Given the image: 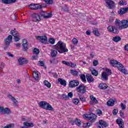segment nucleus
Wrapping results in <instances>:
<instances>
[{
	"label": "nucleus",
	"mask_w": 128,
	"mask_h": 128,
	"mask_svg": "<svg viewBox=\"0 0 128 128\" xmlns=\"http://www.w3.org/2000/svg\"><path fill=\"white\" fill-rule=\"evenodd\" d=\"M54 49L58 50L59 54H64V52H68V50L66 48V44L60 40L54 46Z\"/></svg>",
	"instance_id": "f257e3e1"
},
{
	"label": "nucleus",
	"mask_w": 128,
	"mask_h": 128,
	"mask_svg": "<svg viewBox=\"0 0 128 128\" xmlns=\"http://www.w3.org/2000/svg\"><path fill=\"white\" fill-rule=\"evenodd\" d=\"M115 24H118L119 30H126L128 28V20H120L119 19H116L115 20Z\"/></svg>",
	"instance_id": "f03ea898"
},
{
	"label": "nucleus",
	"mask_w": 128,
	"mask_h": 128,
	"mask_svg": "<svg viewBox=\"0 0 128 128\" xmlns=\"http://www.w3.org/2000/svg\"><path fill=\"white\" fill-rule=\"evenodd\" d=\"M39 106L40 108H44V110H51L54 111V108L52 107V105L45 101L40 102L39 103Z\"/></svg>",
	"instance_id": "7ed1b4c3"
},
{
	"label": "nucleus",
	"mask_w": 128,
	"mask_h": 128,
	"mask_svg": "<svg viewBox=\"0 0 128 128\" xmlns=\"http://www.w3.org/2000/svg\"><path fill=\"white\" fill-rule=\"evenodd\" d=\"M12 35H9L4 40V42L5 44V46H4V50H5L8 48L10 45V44H12Z\"/></svg>",
	"instance_id": "20e7f679"
},
{
	"label": "nucleus",
	"mask_w": 128,
	"mask_h": 128,
	"mask_svg": "<svg viewBox=\"0 0 128 128\" xmlns=\"http://www.w3.org/2000/svg\"><path fill=\"white\" fill-rule=\"evenodd\" d=\"M118 25H110L107 28L108 31L112 34H118Z\"/></svg>",
	"instance_id": "39448f33"
},
{
	"label": "nucleus",
	"mask_w": 128,
	"mask_h": 128,
	"mask_svg": "<svg viewBox=\"0 0 128 128\" xmlns=\"http://www.w3.org/2000/svg\"><path fill=\"white\" fill-rule=\"evenodd\" d=\"M83 118H84L89 120H91L92 122H94V120H96V115L94 114L90 113L88 114H84Z\"/></svg>",
	"instance_id": "423d86ee"
},
{
	"label": "nucleus",
	"mask_w": 128,
	"mask_h": 128,
	"mask_svg": "<svg viewBox=\"0 0 128 128\" xmlns=\"http://www.w3.org/2000/svg\"><path fill=\"white\" fill-rule=\"evenodd\" d=\"M112 74V72L109 69H106V72H104L102 74V78L105 80H108V76Z\"/></svg>",
	"instance_id": "0eeeda50"
},
{
	"label": "nucleus",
	"mask_w": 128,
	"mask_h": 128,
	"mask_svg": "<svg viewBox=\"0 0 128 128\" xmlns=\"http://www.w3.org/2000/svg\"><path fill=\"white\" fill-rule=\"evenodd\" d=\"M106 4V6L110 8V10H112L115 6L114 2L112 0H105Z\"/></svg>",
	"instance_id": "6e6552de"
},
{
	"label": "nucleus",
	"mask_w": 128,
	"mask_h": 128,
	"mask_svg": "<svg viewBox=\"0 0 128 128\" xmlns=\"http://www.w3.org/2000/svg\"><path fill=\"white\" fill-rule=\"evenodd\" d=\"M0 114L8 115L10 114H12V112L8 108H4L2 106H0Z\"/></svg>",
	"instance_id": "1a4fd4ad"
},
{
	"label": "nucleus",
	"mask_w": 128,
	"mask_h": 128,
	"mask_svg": "<svg viewBox=\"0 0 128 128\" xmlns=\"http://www.w3.org/2000/svg\"><path fill=\"white\" fill-rule=\"evenodd\" d=\"M36 39L40 40L42 44H48V37L46 36H36Z\"/></svg>",
	"instance_id": "9d476101"
},
{
	"label": "nucleus",
	"mask_w": 128,
	"mask_h": 128,
	"mask_svg": "<svg viewBox=\"0 0 128 128\" xmlns=\"http://www.w3.org/2000/svg\"><path fill=\"white\" fill-rule=\"evenodd\" d=\"M110 66H112L117 68H118V67L120 66V65H122V64L115 60H110Z\"/></svg>",
	"instance_id": "9b49d317"
},
{
	"label": "nucleus",
	"mask_w": 128,
	"mask_h": 128,
	"mask_svg": "<svg viewBox=\"0 0 128 128\" xmlns=\"http://www.w3.org/2000/svg\"><path fill=\"white\" fill-rule=\"evenodd\" d=\"M76 90L80 94H84L86 92V86L84 85H80L76 88Z\"/></svg>",
	"instance_id": "f8f14e48"
},
{
	"label": "nucleus",
	"mask_w": 128,
	"mask_h": 128,
	"mask_svg": "<svg viewBox=\"0 0 128 128\" xmlns=\"http://www.w3.org/2000/svg\"><path fill=\"white\" fill-rule=\"evenodd\" d=\"M80 84V82L78 80H73L69 82L70 88H76Z\"/></svg>",
	"instance_id": "ddd939ff"
},
{
	"label": "nucleus",
	"mask_w": 128,
	"mask_h": 128,
	"mask_svg": "<svg viewBox=\"0 0 128 128\" xmlns=\"http://www.w3.org/2000/svg\"><path fill=\"white\" fill-rule=\"evenodd\" d=\"M116 124L119 126L120 128H124V120L120 118H118L116 120Z\"/></svg>",
	"instance_id": "4468645a"
},
{
	"label": "nucleus",
	"mask_w": 128,
	"mask_h": 128,
	"mask_svg": "<svg viewBox=\"0 0 128 128\" xmlns=\"http://www.w3.org/2000/svg\"><path fill=\"white\" fill-rule=\"evenodd\" d=\"M22 48L24 52H26L28 50V40L26 39H23L22 41Z\"/></svg>",
	"instance_id": "2eb2a0df"
},
{
	"label": "nucleus",
	"mask_w": 128,
	"mask_h": 128,
	"mask_svg": "<svg viewBox=\"0 0 128 128\" xmlns=\"http://www.w3.org/2000/svg\"><path fill=\"white\" fill-rule=\"evenodd\" d=\"M104 126L106 128V126H108V124L106 122L102 120H100L99 125L98 126V128H104Z\"/></svg>",
	"instance_id": "dca6fc26"
},
{
	"label": "nucleus",
	"mask_w": 128,
	"mask_h": 128,
	"mask_svg": "<svg viewBox=\"0 0 128 128\" xmlns=\"http://www.w3.org/2000/svg\"><path fill=\"white\" fill-rule=\"evenodd\" d=\"M32 20L34 22H40L42 19L39 14H34L32 15Z\"/></svg>",
	"instance_id": "f3484780"
},
{
	"label": "nucleus",
	"mask_w": 128,
	"mask_h": 128,
	"mask_svg": "<svg viewBox=\"0 0 128 128\" xmlns=\"http://www.w3.org/2000/svg\"><path fill=\"white\" fill-rule=\"evenodd\" d=\"M33 54H36L35 56H33V60H38V55L40 54V50L34 48L33 50Z\"/></svg>",
	"instance_id": "a211bd4d"
},
{
	"label": "nucleus",
	"mask_w": 128,
	"mask_h": 128,
	"mask_svg": "<svg viewBox=\"0 0 128 128\" xmlns=\"http://www.w3.org/2000/svg\"><path fill=\"white\" fill-rule=\"evenodd\" d=\"M90 100H91L92 101L90 102V103L91 104H94L93 102L96 104H98V100H96V98L94 96V95H90Z\"/></svg>",
	"instance_id": "6ab92c4d"
},
{
	"label": "nucleus",
	"mask_w": 128,
	"mask_h": 128,
	"mask_svg": "<svg viewBox=\"0 0 128 128\" xmlns=\"http://www.w3.org/2000/svg\"><path fill=\"white\" fill-rule=\"evenodd\" d=\"M116 102V100L110 98L107 102V106H114Z\"/></svg>",
	"instance_id": "aec40b11"
},
{
	"label": "nucleus",
	"mask_w": 128,
	"mask_h": 128,
	"mask_svg": "<svg viewBox=\"0 0 128 128\" xmlns=\"http://www.w3.org/2000/svg\"><path fill=\"white\" fill-rule=\"evenodd\" d=\"M18 62L19 63V64H20V66H22V64H27L28 61L26 60V58L20 57L18 60Z\"/></svg>",
	"instance_id": "412c9836"
},
{
	"label": "nucleus",
	"mask_w": 128,
	"mask_h": 128,
	"mask_svg": "<svg viewBox=\"0 0 128 128\" xmlns=\"http://www.w3.org/2000/svg\"><path fill=\"white\" fill-rule=\"evenodd\" d=\"M118 70L124 74H128V71L126 70V68L124 67V66L121 64L120 66L118 67Z\"/></svg>",
	"instance_id": "4be33fe9"
},
{
	"label": "nucleus",
	"mask_w": 128,
	"mask_h": 128,
	"mask_svg": "<svg viewBox=\"0 0 128 128\" xmlns=\"http://www.w3.org/2000/svg\"><path fill=\"white\" fill-rule=\"evenodd\" d=\"M32 76L36 82H38V78H40V76H38V71L33 72Z\"/></svg>",
	"instance_id": "5701e85b"
},
{
	"label": "nucleus",
	"mask_w": 128,
	"mask_h": 128,
	"mask_svg": "<svg viewBox=\"0 0 128 128\" xmlns=\"http://www.w3.org/2000/svg\"><path fill=\"white\" fill-rule=\"evenodd\" d=\"M7 96L10 100H12V102H14V106L18 105V100H16V98H14V96H12L10 94L8 95Z\"/></svg>",
	"instance_id": "b1692460"
},
{
	"label": "nucleus",
	"mask_w": 128,
	"mask_h": 128,
	"mask_svg": "<svg viewBox=\"0 0 128 128\" xmlns=\"http://www.w3.org/2000/svg\"><path fill=\"white\" fill-rule=\"evenodd\" d=\"M86 78L88 82H92L94 80V78H92V75L90 74H87L86 75Z\"/></svg>",
	"instance_id": "393cba45"
},
{
	"label": "nucleus",
	"mask_w": 128,
	"mask_h": 128,
	"mask_svg": "<svg viewBox=\"0 0 128 128\" xmlns=\"http://www.w3.org/2000/svg\"><path fill=\"white\" fill-rule=\"evenodd\" d=\"M58 82H60V84L62 86H66V81L62 78H58Z\"/></svg>",
	"instance_id": "a878e982"
},
{
	"label": "nucleus",
	"mask_w": 128,
	"mask_h": 128,
	"mask_svg": "<svg viewBox=\"0 0 128 128\" xmlns=\"http://www.w3.org/2000/svg\"><path fill=\"white\" fill-rule=\"evenodd\" d=\"M24 126H22L20 128H30V126H32V123H30L28 122H24Z\"/></svg>",
	"instance_id": "bb28decb"
},
{
	"label": "nucleus",
	"mask_w": 128,
	"mask_h": 128,
	"mask_svg": "<svg viewBox=\"0 0 128 128\" xmlns=\"http://www.w3.org/2000/svg\"><path fill=\"white\" fill-rule=\"evenodd\" d=\"M42 8V6L39 4H33L32 10H40Z\"/></svg>",
	"instance_id": "cd10ccee"
},
{
	"label": "nucleus",
	"mask_w": 128,
	"mask_h": 128,
	"mask_svg": "<svg viewBox=\"0 0 128 128\" xmlns=\"http://www.w3.org/2000/svg\"><path fill=\"white\" fill-rule=\"evenodd\" d=\"M99 88L100 90H106V88H108V85L104 83L100 84L99 85Z\"/></svg>",
	"instance_id": "c85d7f7f"
},
{
	"label": "nucleus",
	"mask_w": 128,
	"mask_h": 128,
	"mask_svg": "<svg viewBox=\"0 0 128 128\" xmlns=\"http://www.w3.org/2000/svg\"><path fill=\"white\" fill-rule=\"evenodd\" d=\"M74 122L75 123V124H76V126H82V122L78 118H76L74 120Z\"/></svg>",
	"instance_id": "c756f323"
},
{
	"label": "nucleus",
	"mask_w": 128,
	"mask_h": 128,
	"mask_svg": "<svg viewBox=\"0 0 128 128\" xmlns=\"http://www.w3.org/2000/svg\"><path fill=\"white\" fill-rule=\"evenodd\" d=\"M44 86H46V88H50V87L52 86V84L46 80H45L44 82Z\"/></svg>",
	"instance_id": "7c9ffc66"
},
{
	"label": "nucleus",
	"mask_w": 128,
	"mask_h": 128,
	"mask_svg": "<svg viewBox=\"0 0 128 128\" xmlns=\"http://www.w3.org/2000/svg\"><path fill=\"white\" fill-rule=\"evenodd\" d=\"M122 40V38L118 36H116L113 38L112 40L115 42H120Z\"/></svg>",
	"instance_id": "2f4dec72"
},
{
	"label": "nucleus",
	"mask_w": 128,
	"mask_h": 128,
	"mask_svg": "<svg viewBox=\"0 0 128 128\" xmlns=\"http://www.w3.org/2000/svg\"><path fill=\"white\" fill-rule=\"evenodd\" d=\"M10 34H12L13 36H16L18 35V32H16V29H14V30H12L10 32Z\"/></svg>",
	"instance_id": "473e14b6"
},
{
	"label": "nucleus",
	"mask_w": 128,
	"mask_h": 128,
	"mask_svg": "<svg viewBox=\"0 0 128 128\" xmlns=\"http://www.w3.org/2000/svg\"><path fill=\"white\" fill-rule=\"evenodd\" d=\"M56 54H58V50H52L51 52V56L52 58H54V56H56Z\"/></svg>",
	"instance_id": "72a5a7b5"
},
{
	"label": "nucleus",
	"mask_w": 128,
	"mask_h": 128,
	"mask_svg": "<svg viewBox=\"0 0 128 128\" xmlns=\"http://www.w3.org/2000/svg\"><path fill=\"white\" fill-rule=\"evenodd\" d=\"M90 70L91 71V72L93 76H98V73L96 70L92 68L90 69Z\"/></svg>",
	"instance_id": "f704fd0d"
},
{
	"label": "nucleus",
	"mask_w": 128,
	"mask_h": 128,
	"mask_svg": "<svg viewBox=\"0 0 128 128\" xmlns=\"http://www.w3.org/2000/svg\"><path fill=\"white\" fill-rule=\"evenodd\" d=\"M38 64L39 66H43V68H44L45 70L46 69V66L44 65V62L42 60H40L38 62Z\"/></svg>",
	"instance_id": "c9c22d12"
},
{
	"label": "nucleus",
	"mask_w": 128,
	"mask_h": 128,
	"mask_svg": "<svg viewBox=\"0 0 128 128\" xmlns=\"http://www.w3.org/2000/svg\"><path fill=\"white\" fill-rule=\"evenodd\" d=\"M72 102L74 104L76 105L80 102V100L78 98H74L72 100Z\"/></svg>",
	"instance_id": "e433bc0d"
},
{
	"label": "nucleus",
	"mask_w": 128,
	"mask_h": 128,
	"mask_svg": "<svg viewBox=\"0 0 128 128\" xmlns=\"http://www.w3.org/2000/svg\"><path fill=\"white\" fill-rule=\"evenodd\" d=\"M80 78L84 82H86V76L84 74H81Z\"/></svg>",
	"instance_id": "4c0bfd02"
},
{
	"label": "nucleus",
	"mask_w": 128,
	"mask_h": 128,
	"mask_svg": "<svg viewBox=\"0 0 128 128\" xmlns=\"http://www.w3.org/2000/svg\"><path fill=\"white\" fill-rule=\"evenodd\" d=\"M119 4L120 6H126V1L124 0H121L119 2Z\"/></svg>",
	"instance_id": "58836bf2"
},
{
	"label": "nucleus",
	"mask_w": 128,
	"mask_h": 128,
	"mask_svg": "<svg viewBox=\"0 0 128 128\" xmlns=\"http://www.w3.org/2000/svg\"><path fill=\"white\" fill-rule=\"evenodd\" d=\"M14 128V124H11L4 126V128Z\"/></svg>",
	"instance_id": "ea45409f"
},
{
	"label": "nucleus",
	"mask_w": 128,
	"mask_h": 128,
	"mask_svg": "<svg viewBox=\"0 0 128 128\" xmlns=\"http://www.w3.org/2000/svg\"><path fill=\"white\" fill-rule=\"evenodd\" d=\"M44 0L48 4H54V0Z\"/></svg>",
	"instance_id": "a19ab883"
},
{
	"label": "nucleus",
	"mask_w": 128,
	"mask_h": 128,
	"mask_svg": "<svg viewBox=\"0 0 128 128\" xmlns=\"http://www.w3.org/2000/svg\"><path fill=\"white\" fill-rule=\"evenodd\" d=\"M70 73L73 74V76H77L78 74V72L75 70H71Z\"/></svg>",
	"instance_id": "79ce46f5"
},
{
	"label": "nucleus",
	"mask_w": 128,
	"mask_h": 128,
	"mask_svg": "<svg viewBox=\"0 0 128 128\" xmlns=\"http://www.w3.org/2000/svg\"><path fill=\"white\" fill-rule=\"evenodd\" d=\"M93 32L95 36H100V33L98 32V29H95L94 30Z\"/></svg>",
	"instance_id": "37998d69"
},
{
	"label": "nucleus",
	"mask_w": 128,
	"mask_h": 128,
	"mask_svg": "<svg viewBox=\"0 0 128 128\" xmlns=\"http://www.w3.org/2000/svg\"><path fill=\"white\" fill-rule=\"evenodd\" d=\"M49 42L51 44H54V42H56V40L54 38H50L49 39Z\"/></svg>",
	"instance_id": "c03bdc74"
},
{
	"label": "nucleus",
	"mask_w": 128,
	"mask_h": 128,
	"mask_svg": "<svg viewBox=\"0 0 128 128\" xmlns=\"http://www.w3.org/2000/svg\"><path fill=\"white\" fill-rule=\"evenodd\" d=\"M72 42L75 46H76L78 44V39L74 38L72 40Z\"/></svg>",
	"instance_id": "a18cd8bd"
},
{
	"label": "nucleus",
	"mask_w": 128,
	"mask_h": 128,
	"mask_svg": "<svg viewBox=\"0 0 128 128\" xmlns=\"http://www.w3.org/2000/svg\"><path fill=\"white\" fill-rule=\"evenodd\" d=\"M40 14H41L42 16H44V18H46V14H48V12L44 11H42L40 12Z\"/></svg>",
	"instance_id": "49530a36"
},
{
	"label": "nucleus",
	"mask_w": 128,
	"mask_h": 128,
	"mask_svg": "<svg viewBox=\"0 0 128 128\" xmlns=\"http://www.w3.org/2000/svg\"><path fill=\"white\" fill-rule=\"evenodd\" d=\"M20 40V38L19 34L14 36V42H18V40Z\"/></svg>",
	"instance_id": "de8ad7c7"
},
{
	"label": "nucleus",
	"mask_w": 128,
	"mask_h": 128,
	"mask_svg": "<svg viewBox=\"0 0 128 128\" xmlns=\"http://www.w3.org/2000/svg\"><path fill=\"white\" fill-rule=\"evenodd\" d=\"M80 100H81V102H86V97H84V96H80Z\"/></svg>",
	"instance_id": "09e8293b"
},
{
	"label": "nucleus",
	"mask_w": 128,
	"mask_h": 128,
	"mask_svg": "<svg viewBox=\"0 0 128 128\" xmlns=\"http://www.w3.org/2000/svg\"><path fill=\"white\" fill-rule=\"evenodd\" d=\"M120 116H121L122 118H125L126 117L124 116V114L122 112V110H120Z\"/></svg>",
	"instance_id": "8fccbe9b"
},
{
	"label": "nucleus",
	"mask_w": 128,
	"mask_h": 128,
	"mask_svg": "<svg viewBox=\"0 0 128 128\" xmlns=\"http://www.w3.org/2000/svg\"><path fill=\"white\" fill-rule=\"evenodd\" d=\"M52 12H50V13H47L46 16H45V18H52Z\"/></svg>",
	"instance_id": "3c124183"
},
{
	"label": "nucleus",
	"mask_w": 128,
	"mask_h": 128,
	"mask_svg": "<svg viewBox=\"0 0 128 128\" xmlns=\"http://www.w3.org/2000/svg\"><path fill=\"white\" fill-rule=\"evenodd\" d=\"M2 4H10V0H2Z\"/></svg>",
	"instance_id": "603ef678"
},
{
	"label": "nucleus",
	"mask_w": 128,
	"mask_h": 128,
	"mask_svg": "<svg viewBox=\"0 0 128 128\" xmlns=\"http://www.w3.org/2000/svg\"><path fill=\"white\" fill-rule=\"evenodd\" d=\"M62 64H66V66H70V63L68 62H66V61H62Z\"/></svg>",
	"instance_id": "864d4df0"
},
{
	"label": "nucleus",
	"mask_w": 128,
	"mask_h": 128,
	"mask_svg": "<svg viewBox=\"0 0 128 128\" xmlns=\"http://www.w3.org/2000/svg\"><path fill=\"white\" fill-rule=\"evenodd\" d=\"M120 106H121L122 110H124V109L126 108V104H124L123 103H121L120 104Z\"/></svg>",
	"instance_id": "5fc2aeb1"
},
{
	"label": "nucleus",
	"mask_w": 128,
	"mask_h": 128,
	"mask_svg": "<svg viewBox=\"0 0 128 128\" xmlns=\"http://www.w3.org/2000/svg\"><path fill=\"white\" fill-rule=\"evenodd\" d=\"M62 98H64V100H68V95H66V94H63L62 95Z\"/></svg>",
	"instance_id": "6e6d98bb"
},
{
	"label": "nucleus",
	"mask_w": 128,
	"mask_h": 128,
	"mask_svg": "<svg viewBox=\"0 0 128 128\" xmlns=\"http://www.w3.org/2000/svg\"><path fill=\"white\" fill-rule=\"evenodd\" d=\"M118 109H114L112 111V114L114 116H116L118 114Z\"/></svg>",
	"instance_id": "4d7b16f0"
},
{
	"label": "nucleus",
	"mask_w": 128,
	"mask_h": 128,
	"mask_svg": "<svg viewBox=\"0 0 128 128\" xmlns=\"http://www.w3.org/2000/svg\"><path fill=\"white\" fill-rule=\"evenodd\" d=\"M73 96H74V94H72V92H69L68 94V100H70V98H72Z\"/></svg>",
	"instance_id": "13d9d810"
},
{
	"label": "nucleus",
	"mask_w": 128,
	"mask_h": 128,
	"mask_svg": "<svg viewBox=\"0 0 128 128\" xmlns=\"http://www.w3.org/2000/svg\"><path fill=\"white\" fill-rule=\"evenodd\" d=\"M98 62L96 60H94L93 62V64L94 66H98Z\"/></svg>",
	"instance_id": "bf43d9fd"
},
{
	"label": "nucleus",
	"mask_w": 128,
	"mask_h": 128,
	"mask_svg": "<svg viewBox=\"0 0 128 128\" xmlns=\"http://www.w3.org/2000/svg\"><path fill=\"white\" fill-rule=\"evenodd\" d=\"M6 54H7L8 56H10V58H14V54H12V53L10 52H7Z\"/></svg>",
	"instance_id": "052dcab7"
},
{
	"label": "nucleus",
	"mask_w": 128,
	"mask_h": 128,
	"mask_svg": "<svg viewBox=\"0 0 128 128\" xmlns=\"http://www.w3.org/2000/svg\"><path fill=\"white\" fill-rule=\"evenodd\" d=\"M97 114L99 116H101V114H102V112L100 110H97Z\"/></svg>",
	"instance_id": "680f3d73"
},
{
	"label": "nucleus",
	"mask_w": 128,
	"mask_h": 128,
	"mask_svg": "<svg viewBox=\"0 0 128 128\" xmlns=\"http://www.w3.org/2000/svg\"><path fill=\"white\" fill-rule=\"evenodd\" d=\"M70 66H71V68H76V65L74 64V63H70Z\"/></svg>",
	"instance_id": "e2e57ef3"
},
{
	"label": "nucleus",
	"mask_w": 128,
	"mask_h": 128,
	"mask_svg": "<svg viewBox=\"0 0 128 128\" xmlns=\"http://www.w3.org/2000/svg\"><path fill=\"white\" fill-rule=\"evenodd\" d=\"M16 2V0H9V2L10 4H14Z\"/></svg>",
	"instance_id": "0e129e2a"
},
{
	"label": "nucleus",
	"mask_w": 128,
	"mask_h": 128,
	"mask_svg": "<svg viewBox=\"0 0 128 128\" xmlns=\"http://www.w3.org/2000/svg\"><path fill=\"white\" fill-rule=\"evenodd\" d=\"M54 64H58V59H54Z\"/></svg>",
	"instance_id": "69168bd1"
},
{
	"label": "nucleus",
	"mask_w": 128,
	"mask_h": 128,
	"mask_svg": "<svg viewBox=\"0 0 128 128\" xmlns=\"http://www.w3.org/2000/svg\"><path fill=\"white\" fill-rule=\"evenodd\" d=\"M90 58H94V52H91L90 54Z\"/></svg>",
	"instance_id": "338daca9"
},
{
	"label": "nucleus",
	"mask_w": 128,
	"mask_h": 128,
	"mask_svg": "<svg viewBox=\"0 0 128 128\" xmlns=\"http://www.w3.org/2000/svg\"><path fill=\"white\" fill-rule=\"evenodd\" d=\"M125 50H128V44L125 46Z\"/></svg>",
	"instance_id": "774afa93"
}]
</instances>
